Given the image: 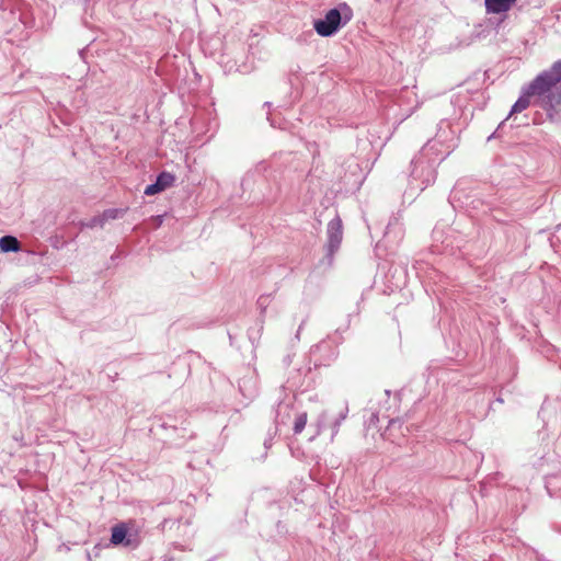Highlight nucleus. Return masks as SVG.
Wrapping results in <instances>:
<instances>
[{"mask_svg": "<svg viewBox=\"0 0 561 561\" xmlns=\"http://www.w3.org/2000/svg\"><path fill=\"white\" fill-rule=\"evenodd\" d=\"M527 93L543 98L545 104L552 110L561 106V60L540 72L527 87Z\"/></svg>", "mask_w": 561, "mask_h": 561, "instance_id": "1", "label": "nucleus"}, {"mask_svg": "<svg viewBox=\"0 0 561 561\" xmlns=\"http://www.w3.org/2000/svg\"><path fill=\"white\" fill-rule=\"evenodd\" d=\"M341 25V13L337 9H331L327 12L323 20H317L313 23L316 32L323 37L333 35Z\"/></svg>", "mask_w": 561, "mask_h": 561, "instance_id": "2", "label": "nucleus"}, {"mask_svg": "<svg viewBox=\"0 0 561 561\" xmlns=\"http://www.w3.org/2000/svg\"><path fill=\"white\" fill-rule=\"evenodd\" d=\"M175 176L169 172H162L158 175L156 183L148 185L145 188V194L148 196L158 194L165 188L173 185Z\"/></svg>", "mask_w": 561, "mask_h": 561, "instance_id": "3", "label": "nucleus"}, {"mask_svg": "<svg viewBox=\"0 0 561 561\" xmlns=\"http://www.w3.org/2000/svg\"><path fill=\"white\" fill-rule=\"evenodd\" d=\"M517 0H484L485 11L489 14L507 13Z\"/></svg>", "mask_w": 561, "mask_h": 561, "instance_id": "4", "label": "nucleus"}, {"mask_svg": "<svg viewBox=\"0 0 561 561\" xmlns=\"http://www.w3.org/2000/svg\"><path fill=\"white\" fill-rule=\"evenodd\" d=\"M127 527L124 523L117 524L112 528L111 543L114 546L124 545L130 547L134 545L133 540L127 537Z\"/></svg>", "mask_w": 561, "mask_h": 561, "instance_id": "5", "label": "nucleus"}, {"mask_svg": "<svg viewBox=\"0 0 561 561\" xmlns=\"http://www.w3.org/2000/svg\"><path fill=\"white\" fill-rule=\"evenodd\" d=\"M0 250L2 252H16L20 250V242L15 237L4 236L0 238Z\"/></svg>", "mask_w": 561, "mask_h": 561, "instance_id": "6", "label": "nucleus"}, {"mask_svg": "<svg viewBox=\"0 0 561 561\" xmlns=\"http://www.w3.org/2000/svg\"><path fill=\"white\" fill-rule=\"evenodd\" d=\"M530 96H531V95H528V93H527V89H526V90H525V92H524V95H523V96H520V98L515 102V104L513 105V107H512V112H511V113H512V114H513V113H520V112H523L524 110H526V108L529 106V104H530V101H529V98H530Z\"/></svg>", "mask_w": 561, "mask_h": 561, "instance_id": "7", "label": "nucleus"}, {"mask_svg": "<svg viewBox=\"0 0 561 561\" xmlns=\"http://www.w3.org/2000/svg\"><path fill=\"white\" fill-rule=\"evenodd\" d=\"M307 420H308V415L306 412L300 413L296 416L295 422H294V433L295 434H300L304 431V428L306 427V424H307Z\"/></svg>", "mask_w": 561, "mask_h": 561, "instance_id": "8", "label": "nucleus"}, {"mask_svg": "<svg viewBox=\"0 0 561 561\" xmlns=\"http://www.w3.org/2000/svg\"><path fill=\"white\" fill-rule=\"evenodd\" d=\"M341 240H342V230H341L340 225H337L335 231L332 232L330 236V247L332 249L337 248L341 243Z\"/></svg>", "mask_w": 561, "mask_h": 561, "instance_id": "9", "label": "nucleus"}]
</instances>
